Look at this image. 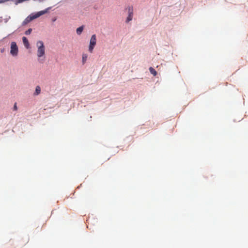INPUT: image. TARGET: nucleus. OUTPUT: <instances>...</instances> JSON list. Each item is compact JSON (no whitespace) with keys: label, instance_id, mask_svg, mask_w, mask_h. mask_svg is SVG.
Returning a JSON list of instances; mask_svg holds the SVG:
<instances>
[{"label":"nucleus","instance_id":"f257e3e1","mask_svg":"<svg viewBox=\"0 0 248 248\" xmlns=\"http://www.w3.org/2000/svg\"><path fill=\"white\" fill-rule=\"evenodd\" d=\"M49 8L46 9L45 10L39 11V12H37V13H36L35 14H31V15H30L29 16H28L25 19V20L23 22V24H26L28 23L31 22V20H33V19H34L35 18H37L39 17V16H42V15L46 13L47 12V10Z\"/></svg>","mask_w":248,"mask_h":248},{"label":"nucleus","instance_id":"7ed1b4c3","mask_svg":"<svg viewBox=\"0 0 248 248\" xmlns=\"http://www.w3.org/2000/svg\"><path fill=\"white\" fill-rule=\"evenodd\" d=\"M96 37L95 34H93L92 36L90 41V45L89 46V51L90 53H92L93 50V48L96 45Z\"/></svg>","mask_w":248,"mask_h":248},{"label":"nucleus","instance_id":"f03ea898","mask_svg":"<svg viewBox=\"0 0 248 248\" xmlns=\"http://www.w3.org/2000/svg\"><path fill=\"white\" fill-rule=\"evenodd\" d=\"M37 49V56L38 57H41L45 54V46L44 43L42 41H39L36 43Z\"/></svg>","mask_w":248,"mask_h":248},{"label":"nucleus","instance_id":"1a4fd4ad","mask_svg":"<svg viewBox=\"0 0 248 248\" xmlns=\"http://www.w3.org/2000/svg\"><path fill=\"white\" fill-rule=\"evenodd\" d=\"M150 73L153 74L154 76H155L157 74L156 71L152 67L149 68Z\"/></svg>","mask_w":248,"mask_h":248},{"label":"nucleus","instance_id":"f8f14e48","mask_svg":"<svg viewBox=\"0 0 248 248\" xmlns=\"http://www.w3.org/2000/svg\"><path fill=\"white\" fill-rule=\"evenodd\" d=\"M14 109L15 110H16L17 109V106H16V103H15V105H14Z\"/></svg>","mask_w":248,"mask_h":248},{"label":"nucleus","instance_id":"9d476101","mask_svg":"<svg viewBox=\"0 0 248 248\" xmlns=\"http://www.w3.org/2000/svg\"><path fill=\"white\" fill-rule=\"evenodd\" d=\"M32 31V29H29L27 31H26L25 32V34L26 35H29L31 33Z\"/></svg>","mask_w":248,"mask_h":248},{"label":"nucleus","instance_id":"0eeeda50","mask_svg":"<svg viewBox=\"0 0 248 248\" xmlns=\"http://www.w3.org/2000/svg\"><path fill=\"white\" fill-rule=\"evenodd\" d=\"M83 29H84L83 26H82L79 27V28H77V30H76L77 33L78 35H80L83 31Z\"/></svg>","mask_w":248,"mask_h":248},{"label":"nucleus","instance_id":"6e6552de","mask_svg":"<svg viewBox=\"0 0 248 248\" xmlns=\"http://www.w3.org/2000/svg\"><path fill=\"white\" fill-rule=\"evenodd\" d=\"M41 93V88L39 86H37L35 88V92L34 93V95H37L40 93Z\"/></svg>","mask_w":248,"mask_h":248},{"label":"nucleus","instance_id":"9b49d317","mask_svg":"<svg viewBox=\"0 0 248 248\" xmlns=\"http://www.w3.org/2000/svg\"><path fill=\"white\" fill-rule=\"evenodd\" d=\"M87 55H83L82 56V60L83 62H85L87 61Z\"/></svg>","mask_w":248,"mask_h":248},{"label":"nucleus","instance_id":"423d86ee","mask_svg":"<svg viewBox=\"0 0 248 248\" xmlns=\"http://www.w3.org/2000/svg\"><path fill=\"white\" fill-rule=\"evenodd\" d=\"M22 41L25 47L29 48L30 47V44L27 38L26 37H23Z\"/></svg>","mask_w":248,"mask_h":248},{"label":"nucleus","instance_id":"20e7f679","mask_svg":"<svg viewBox=\"0 0 248 248\" xmlns=\"http://www.w3.org/2000/svg\"><path fill=\"white\" fill-rule=\"evenodd\" d=\"M18 50V47L15 42H12L11 44L10 53L13 56H16L17 54Z\"/></svg>","mask_w":248,"mask_h":248},{"label":"nucleus","instance_id":"39448f33","mask_svg":"<svg viewBox=\"0 0 248 248\" xmlns=\"http://www.w3.org/2000/svg\"><path fill=\"white\" fill-rule=\"evenodd\" d=\"M126 9L128 12V16L126 20V22L128 23L132 20L133 16V8L132 6H128Z\"/></svg>","mask_w":248,"mask_h":248},{"label":"nucleus","instance_id":"ddd939ff","mask_svg":"<svg viewBox=\"0 0 248 248\" xmlns=\"http://www.w3.org/2000/svg\"><path fill=\"white\" fill-rule=\"evenodd\" d=\"M56 18H54V19H53L52 20H53V22H54V21H56Z\"/></svg>","mask_w":248,"mask_h":248}]
</instances>
